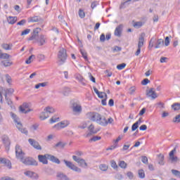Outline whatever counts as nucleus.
<instances>
[{
  "mask_svg": "<svg viewBox=\"0 0 180 180\" xmlns=\"http://www.w3.org/2000/svg\"><path fill=\"white\" fill-rule=\"evenodd\" d=\"M62 129L67 127L70 124V121L64 120L60 122Z\"/></svg>",
  "mask_w": 180,
  "mask_h": 180,
  "instance_id": "4c0bfd02",
  "label": "nucleus"
},
{
  "mask_svg": "<svg viewBox=\"0 0 180 180\" xmlns=\"http://www.w3.org/2000/svg\"><path fill=\"white\" fill-rule=\"evenodd\" d=\"M53 129H56V130H60V129H63V127H61V123L58 122V124L54 125Z\"/></svg>",
  "mask_w": 180,
  "mask_h": 180,
  "instance_id": "13d9d810",
  "label": "nucleus"
},
{
  "mask_svg": "<svg viewBox=\"0 0 180 180\" xmlns=\"http://www.w3.org/2000/svg\"><path fill=\"white\" fill-rule=\"evenodd\" d=\"M29 108V103H23L22 105L20 106V112L21 113H29V112H32V109H28ZM26 109H28L26 110Z\"/></svg>",
  "mask_w": 180,
  "mask_h": 180,
  "instance_id": "dca6fc26",
  "label": "nucleus"
},
{
  "mask_svg": "<svg viewBox=\"0 0 180 180\" xmlns=\"http://www.w3.org/2000/svg\"><path fill=\"white\" fill-rule=\"evenodd\" d=\"M21 162L25 164V165H33L34 167H37V165H39L37 161H36V160L33 159L32 158H24L22 159Z\"/></svg>",
  "mask_w": 180,
  "mask_h": 180,
  "instance_id": "39448f33",
  "label": "nucleus"
},
{
  "mask_svg": "<svg viewBox=\"0 0 180 180\" xmlns=\"http://www.w3.org/2000/svg\"><path fill=\"white\" fill-rule=\"evenodd\" d=\"M70 92H71V90L70 89V88L68 87L63 88V94L64 96H68V95H70Z\"/></svg>",
  "mask_w": 180,
  "mask_h": 180,
  "instance_id": "c9c22d12",
  "label": "nucleus"
},
{
  "mask_svg": "<svg viewBox=\"0 0 180 180\" xmlns=\"http://www.w3.org/2000/svg\"><path fill=\"white\" fill-rule=\"evenodd\" d=\"M34 172H31V171H27L25 172V175H26V176H29V178H32V175H33Z\"/></svg>",
  "mask_w": 180,
  "mask_h": 180,
  "instance_id": "6e6d98bb",
  "label": "nucleus"
},
{
  "mask_svg": "<svg viewBox=\"0 0 180 180\" xmlns=\"http://www.w3.org/2000/svg\"><path fill=\"white\" fill-rule=\"evenodd\" d=\"M6 80L8 84H11L12 82V77L9 76V75L6 74Z\"/></svg>",
  "mask_w": 180,
  "mask_h": 180,
  "instance_id": "603ef678",
  "label": "nucleus"
},
{
  "mask_svg": "<svg viewBox=\"0 0 180 180\" xmlns=\"http://www.w3.org/2000/svg\"><path fill=\"white\" fill-rule=\"evenodd\" d=\"M108 168L109 167L105 164H101L99 165V169H101V171L106 172L108 171Z\"/></svg>",
  "mask_w": 180,
  "mask_h": 180,
  "instance_id": "ea45409f",
  "label": "nucleus"
},
{
  "mask_svg": "<svg viewBox=\"0 0 180 180\" xmlns=\"http://www.w3.org/2000/svg\"><path fill=\"white\" fill-rule=\"evenodd\" d=\"M57 147H58L59 148H64V147H65V143L60 141L55 145L53 148H56Z\"/></svg>",
  "mask_w": 180,
  "mask_h": 180,
  "instance_id": "79ce46f5",
  "label": "nucleus"
},
{
  "mask_svg": "<svg viewBox=\"0 0 180 180\" xmlns=\"http://www.w3.org/2000/svg\"><path fill=\"white\" fill-rule=\"evenodd\" d=\"M146 96H148V98H151L152 99L158 98V96H157V93H155L153 88H150L149 90L146 91Z\"/></svg>",
  "mask_w": 180,
  "mask_h": 180,
  "instance_id": "f3484780",
  "label": "nucleus"
},
{
  "mask_svg": "<svg viewBox=\"0 0 180 180\" xmlns=\"http://www.w3.org/2000/svg\"><path fill=\"white\" fill-rule=\"evenodd\" d=\"M164 46V40L162 39H158L156 44L155 46V49H160V47H162Z\"/></svg>",
  "mask_w": 180,
  "mask_h": 180,
  "instance_id": "bb28decb",
  "label": "nucleus"
},
{
  "mask_svg": "<svg viewBox=\"0 0 180 180\" xmlns=\"http://www.w3.org/2000/svg\"><path fill=\"white\" fill-rule=\"evenodd\" d=\"M102 139V137L101 136H94L91 139H89V143H91V141H98V140H101Z\"/></svg>",
  "mask_w": 180,
  "mask_h": 180,
  "instance_id": "49530a36",
  "label": "nucleus"
},
{
  "mask_svg": "<svg viewBox=\"0 0 180 180\" xmlns=\"http://www.w3.org/2000/svg\"><path fill=\"white\" fill-rule=\"evenodd\" d=\"M28 141H29L30 146L34 147V148H35V150H41V146H40L39 142H37L36 140H34L33 139H29Z\"/></svg>",
  "mask_w": 180,
  "mask_h": 180,
  "instance_id": "2eb2a0df",
  "label": "nucleus"
},
{
  "mask_svg": "<svg viewBox=\"0 0 180 180\" xmlns=\"http://www.w3.org/2000/svg\"><path fill=\"white\" fill-rule=\"evenodd\" d=\"M15 155L20 161L25 158V153L19 145L15 146Z\"/></svg>",
  "mask_w": 180,
  "mask_h": 180,
  "instance_id": "6e6552de",
  "label": "nucleus"
},
{
  "mask_svg": "<svg viewBox=\"0 0 180 180\" xmlns=\"http://www.w3.org/2000/svg\"><path fill=\"white\" fill-rule=\"evenodd\" d=\"M142 85H147V84H150V80L148 79H144L141 82Z\"/></svg>",
  "mask_w": 180,
  "mask_h": 180,
  "instance_id": "774afa93",
  "label": "nucleus"
},
{
  "mask_svg": "<svg viewBox=\"0 0 180 180\" xmlns=\"http://www.w3.org/2000/svg\"><path fill=\"white\" fill-rule=\"evenodd\" d=\"M15 92V90L13 89H5L1 88V94L4 95L5 99H8V95L11 96Z\"/></svg>",
  "mask_w": 180,
  "mask_h": 180,
  "instance_id": "f8f14e48",
  "label": "nucleus"
},
{
  "mask_svg": "<svg viewBox=\"0 0 180 180\" xmlns=\"http://www.w3.org/2000/svg\"><path fill=\"white\" fill-rule=\"evenodd\" d=\"M1 139L6 147V150L9 151V147L11 146V141L9 140V137L6 135H4Z\"/></svg>",
  "mask_w": 180,
  "mask_h": 180,
  "instance_id": "4468645a",
  "label": "nucleus"
},
{
  "mask_svg": "<svg viewBox=\"0 0 180 180\" xmlns=\"http://www.w3.org/2000/svg\"><path fill=\"white\" fill-rule=\"evenodd\" d=\"M37 43H39V46H44L46 44V37L41 35L37 39Z\"/></svg>",
  "mask_w": 180,
  "mask_h": 180,
  "instance_id": "b1692460",
  "label": "nucleus"
},
{
  "mask_svg": "<svg viewBox=\"0 0 180 180\" xmlns=\"http://www.w3.org/2000/svg\"><path fill=\"white\" fill-rule=\"evenodd\" d=\"M113 121V118L109 117L108 120H106V117L102 116V115L100 114V117H98L96 123L100 126H103V127H106V126L108 124H112Z\"/></svg>",
  "mask_w": 180,
  "mask_h": 180,
  "instance_id": "f03ea898",
  "label": "nucleus"
},
{
  "mask_svg": "<svg viewBox=\"0 0 180 180\" xmlns=\"http://www.w3.org/2000/svg\"><path fill=\"white\" fill-rule=\"evenodd\" d=\"M0 164H3L5 167H7L8 169H12V162L5 158H0Z\"/></svg>",
  "mask_w": 180,
  "mask_h": 180,
  "instance_id": "9d476101",
  "label": "nucleus"
},
{
  "mask_svg": "<svg viewBox=\"0 0 180 180\" xmlns=\"http://www.w3.org/2000/svg\"><path fill=\"white\" fill-rule=\"evenodd\" d=\"M1 47L4 50H12L13 45H12V44H2Z\"/></svg>",
  "mask_w": 180,
  "mask_h": 180,
  "instance_id": "c756f323",
  "label": "nucleus"
},
{
  "mask_svg": "<svg viewBox=\"0 0 180 180\" xmlns=\"http://www.w3.org/2000/svg\"><path fill=\"white\" fill-rule=\"evenodd\" d=\"M80 53L86 61H88V53L85 50L80 49Z\"/></svg>",
  "mask_w": 180,
  "mask_h": 180,
  "instance_id": "f704fd0d",
  "label": "nucleus"
},
{
  "mask_svg": "<svg viewBox=\"0 0 180 180\" xmlns=\"http://www.w3.org/2000/svg\"><path fill=\"white\" fill-rule=\"evenodd\" d=\"M76 79H78V80H79V82H81V84H82V85H86L85 82H84V77H82V75H77L76 76Z\"/></svg>",
  "mask_w": 180,
  "mask_h": 180,
  "instance_id": "e433bc0d",
  "label": "nucleus"
},
{
  "mask_svg": "<svg viewBox=\"0 0 180 180\" xmlns=\"http://www.w3.org/2000/svg\"><path fill=\"white\" fill-rule=\"evenodd\" d=\"M89 77L90 78V80L92 81L94 84L96 82V79L94 77L92 76V74L91 72H89Z\"/></svg>",
  "mask_w": 180,
  "mask_h": 180,
  "instance_id": "0e129e2a",
  "label": "nucleus"
},
{
  "mask_svg": "<svg viewBox=\"0 0 180 180\" xmlns=\"http://www.w3.org/2000/svg\"><path fill=\"white\" fill-rule=\"evenodd\" d=\"M45 112L46 113V115L51 114V113H54V112H56V110H54L52 107H46L45 109Z\"/></svg>",
  "mask_w": 180,
  "mask_h": 180,
  "instance_id": "2f4dec72",
  "label": "nucleus"
},
{
  "mask_svg": "<svg viewBox=\"0 0 180 180\" xmlns=\"http://www.w3.org/2000/svg\"><path fill=\"white\" fill-rule=\"evenodd\" d=\"M119 165H120V168H124V169L127 168V164L126 162H124V161H121L120 162Z\"/></svg>",
  "mask_w": 180,
  "mask_h": 180,
  "instance_id": "3c124183",
  "label": "nucleus"
},
{
  "mask_svg": "<svg viewBox=\"0 0 180 180\" xmlns=\"http://www.w3.org/2000/svg\"><path fill=\"white\" fill-rule=\"evenodd\" d=\"M49 161H51L52 162H54L55 164L60 165L61 162L60 161V159L56 158L54 155L49 154Z\"/></svg>",
  "mask_w": 180,
  "mask_h": 180,
  "instance_id": "412c9836",
  "label": "nucleus"
},
{
  "mask_svg": "<svg viewBox=\"0 0 180 180\" xmlns=\"http://www.w3.org/2000/svg\"><path fill=\"white\" fill-rule=\"evenodd\" d=\"M172 174L174 175V176H177V178H180V172L176 169H172Z\"/></svg>",
  "mask_w": 180,
  "mask_h": 180,
  "instance_id": "a18cd8bd",
  "label": "nucleus"
},
{
  "mask_svg": "<svg viewBox=\"0 0 180 180\" xmlns=\"http://www.w3.org/2000/svg\"><path fill=\"white\" fill-rule=\"evenodd\" d=\"M111 167L112 168H114V169H116L117 168V165L116 164V162L115 160L111 161Z\"/></svg>",
  "mask_w": 180,
  "mask_h": 180,
  "instance_id": "e2e57ef3",
  "label": "nucleus"
},
{
  "mask_svg": "<svg viewBox=\"0 0 180 180\" xmlns=\"http://www.w3.org/2000/svg\"><path fill=\"white\" fill-rule=\"evenodd\" d=\"M41 29L36 28L33 30L32 35L28 39L29 41L36 40L37 39V36H39V32H40Z\"/></svg>",
  "mask_w": 180,
  "mask_h": 180,
  "instance_id": "6ab92c4d",
  "label": "nucleus"
},
{
  "mask_svg": "<svg viewBox=\"0 0 180 180\" xmlns=\"http://www.w3.org/2000/svg\"><path fill=\"white\" fill-rule=\"evenodd\" d=\"M72 160L75 161V162H77L79 165V167H81L82 168H86L88 167V163L85 162V160L81 158H78L76 155L72 156Z\"/></svg>",
  "mask_w": 180,
  "mask_h": 180,
  "instance_id": "0eeeda50",
  "label": "nucleus"
},
{
  "mask_svg": "<svg viewBox=\"0 0 180 180\" xmlns=\"http://www.w3.org/2000/svg\"><path fill=\"white\" fill-rule=\"evenodd\" d=\"M122 32H123V24L120 25L115 28L114 34L117 36V37H121Z\"/></svg>",
  "mask_w": 180,
  "mask_h": 180,
  "instance_id": "a211bd4d",
  "label": "nucleus"
},
{
  "mask_svg": "<svg viewBox=\"0 0 180 180\" xmlns=\"http://www.w3.org/2000/svg\"><path fill=\"white\" fill-rule=\"evenodd\" d=\"M142 162L143 164H148V158L146 156H142Z\"/></svg>",
  "mask_w": 180,
  "mask_h": 180,
  "instance_id": "680f3d73",
  "label": "nucleus"
},
{
  "mask_svg": "<svg viewBox=\"0 0 180 180\" xmlns=\"http://www.w3.org/2000/svg\"><path fill=\"white\" fill-rule=\"evenodd\" d=\"M134 27H141V26H143V22H136L134 23L133 25Z\"/></svg>",
  "mask_w": 180,
  "mask_h": 180,
  "instance_id": "8fccbe9b",
  "label": "nucleus"
},
{
  "mask_svg": "<svg viewBox=\"0 0 180 180\" xmlns=\"http://www.w3.org/2000/svg\"><path fill=\"white\" fill-rule=\"evenodd\" d=\"M11 57V55L8 53H3L0 51V58H2L3 60H8V58Z\"/></svg>",
  "mask_w": 180,
  "mask_h": 180,
  "instance_id": "473e14b6",
  "label": "nucleus"
},
{
  "mask_svg": "<svg viewBox=\"0 0 180 180\" xmlns=\"http://www.w3.org/2000/svg\"><path fill=\"white\" fill-rule=\"evenodd\" d=\"M79 16L81 19H84L85 18V12L82 9L79 10Z\"/></svg>",
  "mask_w": 180,
  "mask_h": 180,
  "instance_id": "09e8293b",
  "label": "nucleus"
},
{
  "mask_svg": "<svg viewBox=\"0 0 180 180\" xmlns=\"http://www.w3.org/2000/svg\"><path fill=\"white\" fill-rule=\"evenodd\" d=\"M172 108L174 110H179L180 109V103H174L172 105Z\"/></svg>",
  "mask_w": 180,
  "mask_h": 180,
  "instance_id": "58836bf2",
  "label": "nucleus"
},
{
  "mask_svg": "<svg viewBox=\"0 0 180 180\" xmlns=\"http://www.w3.org/2000/svg\"><path fill=\"white\" fill-rule=\"evenodd\" d=\"M58 58L60 60L59 65H63L67 60V51L63 48H61L58 53Z\"/></svg>",
  "mask_w": 180,
  "mask_h": 180,
  "instance_id": "7ed1b4c3",
  "label": "nucleus"
},
{
  "mask_svg": "<svg viewBox=\"0 0 180 180\" xmlns=\"http://www.w3.org/2000/svg\"><path fill=\"white\" fill-rule=\"evenodd\" d=\"M138 175L141 179L146 178V174L144 173V170L143 169L139 170Z\"/></svg>",
  "mask_w": 180,
  "mask_h": 180,
  "instance_id": "37998d69",
  "label": "nucleus"
},
{
  "mask_svg": "<svg viewBox=\"0 0 180 180\" xmlns=\"http://www.w3.org/2000/svg\"><path fill=\"white\" fill-rule=\"evenodd\" d=\"M47 84H49L47 82L37 84L35 85V89H39V88H40V86H42L43 88L44 86H47Z\"/></svg>",
  "mask_w": 180,
  "mask_h": 180,
  "instance_id": "a19ab883",
  "label": "nucleus"
},
{
  "mask_svg": "<svg viewBox=\"0 0 180 180\" xmlns=\"http://www.w3.org/2000/svg\"><path fill=\"white\" fill-rule=\"evenodd\" d=\"M38 160L39 162H41V164H44V165H47L49 164V154L45 155H38Z\"/></svg>",
  "mask_w": 180,
  "mask_h": 180,
  "instance_id": "1a4fd4ad",
  "label": "nucleus"
},
{
  "mask_svg": "<svg viewBox=\"0 0 180 180\" xmlns=\"http://www.w3.org/2000/svg\"><path fill=\"white\" fill-rule=\"evenodd\" d=\"M30 33V29H26L21 32V36H25L26 34H29Z\"/></svg>",
  "mask_w": 180,
  "mask_h": 180,
  "instance_id": "4d7b16f0",
  "label": "nucleus"
},
{
  "mask_svg": "<svg viewBox=\"0 0 180 180\" xmlns=\"http://www.w3.org/2000/svg\"><path fill=\"white\" fill-rule=\"evenodd\" d=\"M126 67V63H121L118 65H117V70H123Z\"/></svg>",
  "mask_w": 180,
  "mask_h": 180,
  "instance_id": "bf43d9fd",
  "label": "nucleus"
},
{
  "mask_svg": "<svg viewBox=\"0 0 180 180\" xmlns=\"http://www.w3.org/2000/svg\"><path fill=\"white\" fill-rule=\"evenodd\" d=\"M158 165H164V155L162 154H159L158 155Z\"/></svg>",
  "mask_w": 180,
  "mask_h": 180,
  "instance_id": "c85d7f7f",
  "label": "nucleus"
},
{
  "mask_svg": "<svg viewBox=\"0 0 180 180\" xmlns=\"http://www.w3.org/2000/svg\"><path fill=\"white\" fill-rule=\"evenodd\" d=\"M48 117H49V114H47L46 111L41 112L39 115V119L41 120H46V119H47Z\"/></svg>",
  "mask_w": 180,
  "mask_h": 180,
  "instance_id": "7c9ffc66",
  "label": "nucleus"
},
{
  "mask_svg": "<svg viewBox=\"0 0 180 180\" xmlns=\"http://www.w3.org/2000/svg\"><path fill=\"white\" fill-rule=\"evenodd\" d=\"M0 180H15V179L6 176L0 178Z\"/></svg>",
  "mask_w": 180,
  "mask_h": 180,
  "instance_id": "052dcab7",
  "label": "nucleus"
},
{
  "mask_svg": "<svg viewBox=\"0 0 180 180\" xmlns=\"http://www.w3.org/2000/svg\"><path fill=\"white\" fill-rule=\"evenodd\" d=\"M32 179H39V174L37 173L34 172L32 174V176H31Z\"/></svg>",
  "mask_w": 180,
  "mask_h": 180,
  "instance_id": "69168bd1",
  "label": "nucleus"
},
{
  "mask_svg": "<svg viewBox=\"0 0 180 180\" xmlns=\"http://www.w3.org/2000/svg\"><path fill=\"white\" fill-rule=\"evenodd\" d=\"M98 98L101 99H103V96H105V98H108V95L105 92H100L99 94L97 95Z\"/></svg>",
  "mask_w": 180,
  "mask_h": 180,
  "instance_id": "5fc2aeb1",
  "label": "nucleus"
},
{
  "mask_svg": "<svg viewBox=\"0 0 180 180\" xmlns=\"http://www.w3.org/2000/svg\"><path fill=\"white\" fill-rule=\"evenodd\" d=\"M56 176L57 178H59L60 180H71L68 175L61 172L58 173Z\"/></svg>",
  "mask_w": 180,
  "mask_h": 180,
  "instance_id": "393cba45",
  "label": "nucleus"
},
{
  "mask_svg": "<svg viewBox=\"0 0 180 180\" xmlns=\"http://www.w3.org/2000/svg\"><path fill=\"white\" fill-rule=\"evenodd\" d=\"M28 22H40L41 23L43 22V18H40V16H34L28 18Z\"/></svg>",
  "mask_w": 180,
  "mask_h": 180,
  "instance_id": "5701e85b",
  "label": "nucleus"
},
{
  "mask_svg": "<svg viewBox=\"0 0 180 180\" xmlns=\"http://www.w3.org/2000/svg\"><path fill=\"white\" fill-rule=\"evenodd\" d=\"M36 58L34 55H31L26 60L25 64H30L32 63V60Z\"/></svg>",
  "mask_w": 180,
  "mask_h": 180,
  "instance_id": "c03bdc74",
  "label": "nucleus"
},
{
  "mask_svg": "<svg viewBox=\"0 0 180 180\" xmlns=\"http://www.w3.org/2000/svg\"><path fill=\"white\" fill-rule=\"evenodd\" d=\"M88 129L90 131V134H96V133H98V131H95V125H94V124H90Z\"/></svg>",
  "mask_w": 180,
  "mask_h": 180,
  "instance_id": "cd10ccee",
  "label": "nucleus"
},
{
  "mask_svg": "<svg viewBox=\"0 0 180 180\" xmlns=\"http://www.w3.org/2000/svg\"><path fill=\"white\" fill-rule=\"evenodd\" d=\"M115 179L122 180L123 179V175L120 174H117L115 176Z\"/></svg>",
  "mask_w": 180,
  "mask_h": 180,
  "instance_id": "338daca9",
  "label": "nucleus"
},
{
  "mask_svg": "<svg viewBox=\"0 0 180 180\" xmlns=\"http://www.w3.org/2000/svg\"><path fill=\"white\" fill-rule=\"evenodd\" d=\"M60 120V117H56V116H53L50 120V123H56V122H58Z\"/></svg>",
  "mask_w": 180,
  "mask_h": 180,
  "instance_id": "de8ad7c7",
  "label": "nucleus"
},
{
  "mask_svg": "<svg viewBox=\"0 0 180 180\" xmlns=\"http://www.w3.org/2000/svg\"><path fill=\"white\" fill-rule=\"evenodd\" d=\"M17 20H18V17L9 16L8 18H7V21L10 25H15Z\"/></svg>",
  "mask_w": 180,
  "mask_h": 180,
  "instance_id": "a878e982",
  "label": "nucleus"
},
{
  "mask_svg": "<svg viewBox=\"0 0 180 180\" xmlns=\"http://www.w3.org/2000/svg\"><path fill=\"white\" fill-rule=\"evenodd\" d=\"M63 162L66 165L67 168H69V169H72V171H74L75 172H79L81 173L82 170L81 168L75 166L72 162H70L67 160H63Z\"/></svg>",
  "mask_w": 180,
  "mask_h": 180,
  "instance_id": "20e7f679",
  "label": "nucleus"
},
{
  "mask_svg": "<svg viewBox=\"0 0 180 180\" xmlns=\"http://www.w3.org/2000/svg\"><path fill=\"white\" fill-rule=\"evenodd\" d=\"M1 64H3L4 67H11V65H12L13 63H12L10 60H6L1 61Z\"/></svg>",
  "mask_w": 180,
  "mask_h": 180,
  "instance_id": "72a5a7b5",
  "label": "nucleus"
},
{
  "mask_svg": "<svg viewBox=\"0 0 180 180\" xmlns=\"http://www.w3.org/2000/svg\"><path fill=\"white\" fill-rule=\"evenodd\" d=\"M11 116L13 119L15 123L16 124V127L19 130V131L27 136V134H28L27 129H26V128H22L23 127V125H22V123L19 120V117H18V115H16L13 112H11Z\"/></svg>",
  "mask_w": 180,
  "mask_h": 180,
  "instance_id": "f257e3e1",
  "label": "nucleus"
},
{
  "mask_svg": "<svg viewBox=\"0 0 180 180\" xmlns=\"http://www.w3.org/2000/svg\"><path fill=\"white\" fill-rule=\"evenodd\" d=\"M86 116L89 120L91 122H96V123L99 119V117L101 116V114L96 112H89L86 113Z\"/></svg>",
  "mask_w": 180,
  "mask_h": 180,
  "instance_id": "423d86ee",
  "label": "nucleus"
},
{
  "mask_svg": "<svg viewBox=\"0 0 180 180\" xmlns=\"http://www.w3.org/2000/svg\"><path fill=\"white\" fill-rule=\"evenodd\" d=\"M49 161H51L52 162H54L55 164L60 165L61 162L60 161V159L56 158L54 155L49 154Z\"/></svg>",
  "mask_w": 180,
  "mask_h": 180,
  "instance_id": "4be33fe9",
  "label": "nucleus"
},
{
  "mask_svg": "<svg viewBox=\"0 0 180 180\" xmlns=\"http://www.w3.org/2000/svg\"><path fill=\"white\" fill-rule=\"evenodd\" d=\"M137 129H139V125L137 124V123L135 122L131 126V131H136V130H137Z\"/></svg>",
  "mask_w": 180,
  "mask_h": 180,
  "instance_id": "864d4df0",
  "label": "nucleus"
},
{
  "mask_svg": "<svg viewBox=\"0 0 180 180\" xmlns=\"http://www.w3.org/2000/svg\"><path fill=\"white\" fill-rule=\"evenodd\" d=\"M176 153V147H175L170 153H169V160L172 162H178L179 161V159L176 156H174V155Z\"/></svg>",
  "mask_w": 180,
  "mask_h": 180,
  "instance_id": "9b49d317",
  "label": "nucleus"
},
{
  "mask_svg": "<svg viewBox=\"0 0 180 180\" xmlns=\"http://www.w3.org/2000/svg\"><path fill=\"white\" fill-rule=\"evenodd\" d=\"M146 37V33L142 32L139 38L138 47L141 49L144 46V37Z\"/></svg>",
  "mask_w": 180,
  "mask_h": 180,
  "instance_id": "aec40b11",
  "label": "nucleus"
},
{
  "mask_svg": "<svg viewBox=\"0 0 180 180\" xmlns=\"http://www.w3.org/2000/svg\"><path fill=\"white\" fill-rule=\"evenodd\" d=\"M72 109L75 113H81V112H82V107L81 105L77 104L75 102L72 103Z\"/></svg>",
  "mask_w": 180,
  "mask_h": 180,
  "instance_id": "ddd939ff",
  "label": "nucleus"
}]
</instances>
